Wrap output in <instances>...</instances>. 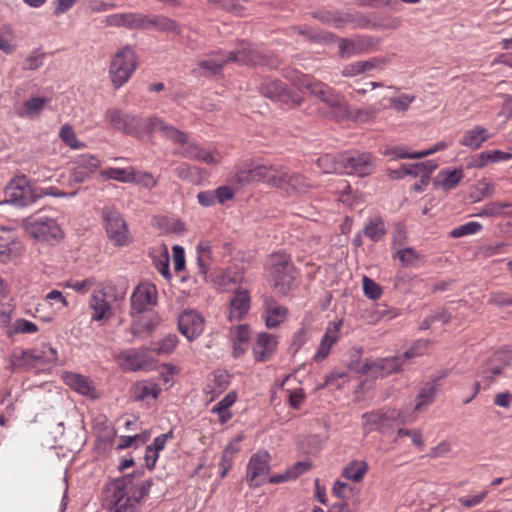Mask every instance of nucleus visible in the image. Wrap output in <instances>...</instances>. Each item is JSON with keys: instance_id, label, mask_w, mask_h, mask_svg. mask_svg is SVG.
<instances>
[{"instance_id": "obj_27", "label": "nucleus", "mask_w": 512, "mask_h": 512, "mask_svg": "<svg viewBox=\"0 0 512 512\" xmlns=\"http://www.w3.org/2000/svg\"><path fill=\"white\" fill-rule=\"evenodd\" d=\"M262 182L270 188L284 190L288 169L279 165L263 166Z\"/></svg>"}, {"instance_id": "obj_49", "label": "nucleus", "mask_w": 512, "mask_h": 512, "mask_svg": "<svg viewBox=\"0 0 512 512\" xmlns=\"http://www.w3.org/2000/svg\"><path fill=\"white\" fill-rule=\"evenodd\" d=\"M481 229L482 225L479 222L471 221L452 229L450 236L452 238H461L463 236L478 233Z\"/></svg>"}, {"instance_id": "obj_48", "label": "nucleus", "mask_w": 512, "mask_h": 512, "mask_svg": "<svg viewBox=\"0 0 512 512\" xmlns=\"http://www.w3.org/2000/svg\"><path fill=\"white\" fill-rule=\"evenodd\" d=\"M75 164H77L81 169L86 170L88 174L91 175L100 167L101 162L94 155L82 154L76 158Z\"/></svg>"}, {"instance_id": "obj_43", "label": "nucleus", "mask_w": 512, "mask_h": 512, "mask_svg": "<svg viewBox=\"0 0 512 512\" xmlns=\"http://www.w3.org/2000/svg\"><path fill=\"white\" fill-rule=\"evenodd\" d=\"M60 139L71 149H81L86 146L85 143L80 142L70 124H64L59 131Z\"/></svg>"}, {"instance_id": "obj_16", "label": "nucleus", "mask_w": 512, "mask_h": 512, "mask_svg": "<svg viewBox=\"0 0 512 512\" xmlns=\"http://www.w3.org/2000/svg\"><path fill=\"white\" fill-rule=\"evenodd\" d=\"M379 41L372 36H358L357 38H339L338 49L340 58L361 55L376 50Z\"/></svg>"}, {"instance_id": "obj_34", "label": "nucleus", "mask_w": 512, "mask_h": 512, "mask_svg": "<svg viewBox=\"0 0 512 512\" xmlns=\"http://www.w3.org/2000/svg\"><path fill=\"white\" fill-rule=\"evenodd\" d=\"M488 138L489 134L485 128L475 126L464 133L460 140V144L471 149H478Z\"/></svg>"}, {"instance_id": "obj_21", "label": "nucleus", "mask_w": 512, "mask_h": 512, "mask_svg": "<svg viewBox=\"0 0 512 512\" xmlns=\"http://www.w3.org/2000/svg\"><path fill=\"white\" fill-rule=\"evenodd\" d=\"M111 492L109 504L112 509L122 510L124 512H135L136 507L131 503V497L124 488L123 483L115 479L108 487Z\"/></svg>"}, {"instance_id": "obj_12", "label": "nucleus", "mask_w": 512, "mask_h": 512, "mask_svg": "<svg viewBox=\"0 0 512 512\" xmlns=\"http://www.w3.org/2000/svg\"><path fill=\"white\" fill-rule=\"evenodd\" d=\"M340 164H342V171L364 177L373 172L375 158L365 152H346L340 154Z\"/></svg>"}, {"instance_id": "obj_20", "label": "nucleus", "mask_w": 512, "mask_h": 512, "mask_svg": "<svg viewBox=\"0 0 512 512\" xmlns=\"http://www.w3.org/2000/svg\"><path fill=\"white\" fill-rule=\"evenodd\" d=\"M278 346V339L275 335L260 332L257 334L255 344L253 346L254 358L258 362H266L271 359Z\"/></svg>"}, {"instance_id": "obj_53", "label": "nucleus", "mask_w": 512, "mask_h": 512, "mask_svg": "<svg viewBox=\"0 0 512 512\" xmlns=\"http://www.w3.org/2000/svg\"><path fill=\"white\" fill-rule=\"evenodd\" d=\"M214 3L219 7L220 9L233 13L236 16H244L245 14V7L236 0H214Z\"/></svg>"}, {"instance_id": "obj_10", "label": "nucleus", "mask_w": 512, "mask_h": 512, "mask_svg": "<svg viewBox=\"0 0 512 512\" xmlns=\"http://www.w3.org/2000/svg\"><path fill=\"white\" fill-rule=\"evenodd\" d=\"M261 95L272 101L281 102L293 107L300 106L304 98L297 92L292 91L279 79L266 78L259 87Z\"/></svg>"}, {"instance_id": "obj_3", "label": "nucleus", "mask_w": 512, "mask_h": 512, "mask_svg": "<svg viewBox=\"0 0 512 512\" xmlns=\"http://www.w3.org/2000/svg\"><path fill=\"white\" fill-rule=\"evenodd\" d=\"M269 276L273 287L286 295L295 287L297 271L289 255L276 253L270 256Z\"/></svg>"}, {"instance_id": "obj_57", "label": "nucleus", "mask_w": 512, "mask_h": 512, "mask_svg": "<svg viewBox=\"0 0 512 512\" xmlns=\"http://www.w3.org/2000/svg\"><path fill=\"white\" fill-rule=\"evenodd\" d=\"M430 344L429 340H417L402 356L405 360L421 356L428 350Z\"/></svg>"}, {"instance_id": "obj_7", "label": "nucleus", "mask_w": 512, "mask_h": 512, "mask_svg": "<svg viewBox=\"0 0 512 512\" xmlns=\"http://www.w3.org/2000/svg\"><path fill=\"white\" fill-rule=\"evenodd\" d=\"M109 123L124 134L143 140L147 137L148 118L123 114L118 109H109L105 114Z\"/></svg>"}, {"instance_id": "obj_30", "label": "nucleus", "mask_w": 512, "mask_h": 512, "mask_svg": "<svg viewBox=\"0 0 512 512\" xmlns=\"http://www.w3.org/2000/svg\"><path fill=\"white\" fill-rule=\"evenodd\" d=\"M182 156L189 160H197L212 166L218 164V160L213 156V154L210 151L195 143H189L183 149Z\"/></svg>"}, {"instance_id": "obj_55", "label": "nucleus", "mask_w": 512, "mask_h": 512, "mask_svg": "<svg viewBox=\"0 0 512 512\" xmlns=\"http://www.w3.org/2000/svg\"><path fill=\"white\" fill-rule=\"evenodd\" d=\"M363 291L366 297L371 300H377L382 295V288L371 278L363 277Z\"/></svg>"}, {"instance_id": "obj_2", "label": "nucleus", "mask_w": 512, "mask_h": 512, "mask_svg": "<svg viewBox=\"0 0 512 512\" xmlns=\"http://www.w3.org/2000/svg\"><path fill=\"white\" fill-rule=\"evenodd\" d=\"M25 231L34 239L41 242L59 243L64 233L56 219L46 214V209H40L23 220Z\"/></svg>"}, {"instance_id": "obj_36", "label": "nucleus", "mask_w": 512, "mask_h": 512, "mask_svg": "<svg viewBox=\"0 0 512 512\" xmlns=\"http://www.w3.org/2000/svg\"><path fill=\"white\" fill-rule=\"evenodd\" d=\"M362 233L373 242L382 240L387 233L383 218L381 216L370 218Z\"/></svg>"}, {"instance_id": "obj_64", "label": "nucleus", "mask_w": 512, "mask_h": 512, "mask_svg": "<svg viewBox=\"0 0 512 512\" xmlns=\"http://www.w3.org/2000/svg\"><path fill=\"white\" fill-rule=\"evenodd\" d=\"M236 400H237L236 392L231 391L212 408L211 412L212 413L227 412L228 409L236 402Z\"/></svg>"}, {"instance_id": "obj_8", "label": "nucleus", "mask_w": 512, "mask_h": 512, "mask_svg": "<svg viewBox=\"0 0 512 512\" xmlns=\"http://www.w3.org/2000/svg\"><path fill=\"white\" fill-rule=\"evenodd\" d=\"M361 350L355 351V356L360 358ZM405 359L403 356H393L389 358H381L376 361L367 360L364 364H360L359 360H351L348 368L361 374H367L373 371L377 377H385L392 373L399 372Z\"/></svg>"}, {"instance_id": "obj_47", "label": "nucleus", "mask_w": 512, "mask_h": 512, "mask_svg": "<svg viewBox=\"0 0 512 512\" xmlns=\"http://www.w3.org/2000/svg\"><path fill=\"white\" fill-rule=\"evenodd\" d=\"M39 330L38 326L24 318H18L14 321L11 330L8 331V336L13 334H32Z\"/></svg>"}, {"instance_id": "obj_22", "label": "nucleus", "mask_w": 512, "mask_h": 512, "mask_svg": "<svg viewBox=\"0 0 512 512\" xmlns=\"http://www.w3.org/2000/svg\"><path fill=\"white\" fill-rule=\"evenodd\" d=\"M251 298L248 290L238 288L234 291V295L229 302V320L240 321L248 313L250 309Z\"/></svg>"}, {"instance_id": "obj_15", "label": "nucleus", "mask_w": 512, "mask_h": 512, "mask_svg": "<svg viewBox=\"0 0 512 512\" xmlns=\"http://www.w3.org/2000/svg\"><path fill=\"white\" fill-rule=\"evenodd\" d=\"M270 455L268 452L253 454L248 462L246 480L250 488L261 486L270 472Z\"/></svg>"}, {"instance_id": "obj_39", "label": "nucleus", "mask_w": 512, "mask_h": 512, "mask_svg": "<svg viewBox=\"0 0 512 512\" xmlns=\"http://www.w3.org/2000/svg\"><path fill=\"white\" fill-rule=\"evenodd\" d=\"M199 273L205 276L211 264L212 250L208 242H201L196 247Z\"/></svg>"}, {"instance_id": "obj_9", "label": "nucleus", "mask_w": 512, "mask_h": 512, "mask_svg": "<svg viewBox=\"0 0 512 512\" xmlns=\"http://www.w3.org/2000/svg\"><path fill=\"white\" fill-rule=\"evenodd\" d=\"M101 216L107 236L115 246H125L131 242L127 223L117 209L105 206Z\"/></svg>"}, {"instance_id": "obj_1", "label": "nucleus", "mask_w": 512, "mask_h": 512, "mask_svg": "<svg viewBox=\"0 0 512 512\" xmlns=\"http://www.w3.org/2000/svg\"><path fill=\"white\" fill-rule=\"evenodd\" d=\"M282 75L299 90H308L311 95L328 106L332 108H342L344 106L343 96L337 93L332 87L314 79L312 76L292 68H284Z\"/></svg>"}, {"instance_id": "obj_45", "label": "nucleus", "mask_w": 512, "mask_h": 512, "mask_svg": "<svg viewBox=\"0 0 512 512\" xmlns=\"http://www.w3.org/2000/svg\"><path fill=\"white\" fill-rule=\"evenodd\" d=\"M160 393V388L156 384H137L133 387V396L135 400L142 401L149 396L156 399Z\"/></svg>"}, {"instance_id": "obj_17", "label": "nucleus", "mask_w": 512, "mask_h": 512, "mask_svg": "<svg viewBox=\"0 0 512 512\" xmlns=\"http://www.w3.org/2000/svg\"><path fill=\"white\" fill-rule=\"evenodd\" d=\"M178 329L182 335L192 341L203 332L204 319L194 310H185L178 317Z\"/></svg>"}, {"instance_id": "obj_42", "label": "nucleus", "mask_w": 512, "mask_h": 512, "mask_svg": "<svg viewBox=\"0 0 512 512\" xmlns=\"http://www.w3.org/2000/svg\"><path fill=\"white\" fill-rule=\"evenodd\" d=\"M317 165L324 173H341L342 164H340V155L338 157L331 154H325L318 158Z\"/></svg>"}, {"instance_id": "obj_46", "label": "nucleus", "mask_w": 512, "mask_h": 512, "mask_svg": "<svg viewBox=\"0 0 512 512\" xmlns=\"http://www.w3.org/2000/svg\"><path fill=\"white\" fill-rule=\"evenodd\" d=\"M131 174H132V169L130 171H128L127 169H123V168H112L111 167V168L100 171V176L103 177L104 179H113V180L124 182V183L131 182V179H133Z\"/></svg>"}, {"instance_id": "obj_6", "label": "nucleus", "mask_w": 512, "mask_h": 512, "mask_svg": "<svg viewBox=\"0 0 512 512\" xmlns=\"http://www.w3.org/2000/svg\"><path fill=\"white\" fill-rule=\"evenodd\" d=\"M362 420L365 433L376 431L386 434L396 425L405 423L402 411L395 408H381L366 412L362 415Z\"/></svg>"}, {"instance_id": "obj_56", "label": "nucleus", "mask_w": 512, "mask_h": 512, "mask_svg": "<svg viewBox=\"0 0 512 512\" xmlns=\"http://www.w3.org/2000/svg\"><path fill=\"white\" fill-rule=\"evenodd\" d=\"M131 176L133 177V179H131V182L141 184L147 189H152L157 186V180L149 172H135L132 169Z\"/></svg>"}, {"instance_id": "obj_32", "label": "nucleus", "mask_w": 512, "mask_h": 512, "mask_svg": "<svg viewBox=\"0 0 512 512\" xmlns=\"http://www.w3.org/2000/svg\"><path fill=\"white\" fill-rule=\"evenodd\" d=\"M63 380L66 385L85 396L89 395L93 389L92 382L88 377L74 372H65Z\"/></svg>"}, {"instance_id": "obj_50", "label": "nucleus", "mask_w": 512, "mask_h": 512, "mask_svg": "<svg viewBox=\"0 0 512 512\" xmlns=\"http://www.w3.org/2000/svg\"><path fill=\"white\" fill-rule=\"evenodd\" d=\"M508 202H492L486 204L478 213L479 217H496L502 214L504 208L511 207Z\"/></svg>"}, {"instance_id": "obj_61", "label": "nucleus", "mask_w": 512, "mask_h": 512, "mask_svg": "<svg viewBox=\"0 0 512 512\" xmlns=\"http://www.w3.org/2000/svg\"><path fill=\"white\" fill-rule=\"evenodd\" d=\"M168 125V123H166L162 118L156 115L148 117L147 137L151 138L153 132L156 131L164 134Z\"/></svg>"}, {"instance_id": "obj_26", "label": "nucleus", "mask_w": 512, "mask_h": 512, "mask_svg": "<svg viewBox=\"0 0 512 512\" xmlns=\"http://www.w3.org/2000/svg\"><path fill=\"white\" fill-rule=\"evenodd\" d=\"M341 326L342 321L340 320L330 323L329 326L326 328V331L318 346L317 352L313 358L315 362H321L329 355L332 346L339 339V330Z\"/></svg>"}, {"instance_id": "obj_41", "label": "nucleus", "mask_w": 512, "mask_h": 512, "mask_svg": "<svg viewBox=\"0 0 512 512\" xmlns=\"http://www.w3.org/2000/svg\"><path fill=\"white\" fill-rule=\"evenodd\" d=\"M44 97H32L23 104V112L19 113L21 117H33L38 115L48 103Z\"/></svg>"}, {"instance_id": "obj_38", "label": "nucleus", "mask_w": 512, "mask_h": 512, "mask_svg": "<svg viewBox=\"0 0 512 512\" xmlns=\"http://www.w3.org/2000/svg\"><path fill=\"white\" fill-rule=\"evenodd\" d=\"M487 364L488 366L482 371V375L488 380V384H491L494 381V376L502 374L504 368L508 365V361L504 359L502 353L497 352Z\"/></svg>"}, {"instance_id": "obj_62", "label": "nucleus", "mask_w": 512, "mask_h": 512, "mask_svg": "<svg viewBox=\"0 0 512 512\" xmlns=\"http://www.w3.org/2000/svg\"><path fill=\"white\" fill-rule=\"evenodd\" d=\"M163 136L173 141L174 143H178L181 145H185L187 143L186 133L170 124L166 128Z\"/></svg>"}, {"instance_id": "obj_29", "label": "nucleus", "mask_w": 512, "mask_h": 512, "mask_svg": "<svg viewBox=\"0 0 512 512\" xmlns=\"http://www.w3.org/2000/svg\"><path fill=\"white\" fill-rule=\"evenodd\" d=\"M118 361L121 367L127 371L143 370L148 365L144 354L134 348L122 351L118 356Z\"/></svg>"}, {"instance_id": "obj_25", "label": "nucleus", "mask_w": 512, "mask_h": 512, "mask_svg": "<svg viewBox=\"0 0 512 512\" xmlns=\"http://www.w3.org/2000/svg\"><path fill=\"white\" fill-rule=\"evenodd\" d=\"M131 317V332L135 337H140L143 334L152 333L155 327L160 323V317L152 310L146 313L131 315Z\"/></svg>"}, {"instance_id": "obj_24", "label": "nucleus", "mask_w": 512, "mask_h": 512, "mask_svg": "<svg viewBox=\"0 0 512 512\" xmlns=\"http://www.w3.org/2000/svg\"><path fill=\"white\" fill-rule=\"evenodd\" d=\"M141 14L138 12L115 13L106 16L103 23L108 27L141 30Z\"/></svg>"}, {"instance_id": "obj_35", "label": "nucleus", "mask_w": 512, "mask_h": 512, "mask_svg": "<svg viewBox=\"0 0 512 512\" xmlns=\"http://www.w3.org/2000/svg\"><path fill=\"white\" fill-rule=\"evenodd\" d=\"M229 378V374L223 370H217L212 374V379L206 387V392L212 394L211 400L228 388L230 383Z\"/></svg>"}, {"instance_id": "obj_59", "label": "nucleus", "mask_w": 512, "mask_h": 512, "mask_svg": "<svg viewBox=\"0 0 512 512\" xmlns=\"http://www.w3.org/2000/svg\"><path fill=\"white\" fill-rule=\"evenodd\" d=\"M178 343V337L175 334L167 335L154 349L157 354H171Z\"/></svg>"}, {"instance_id": "obj_52", "label": "nucleus", "mask_w": 512, "mask_h": 512, "mask_svg": "<svg viewBox=\"0 0 512 512\" xmlns=\"http://www.w3.org/2000/svg\"><path fill=\"white\" fill-rule=\"evenodd\" d=\"M395 256L405 266H414L420 260V255L412 247L398 250Z\"/></svg>"}, {"instance_id": "obj_60", "label": "nucleus", "mask_w": 512, "mask_h": 512, "mask_svg": "<svg viewBox=\"0 0 512 512\" xmlns=\"http://www.w3.org/2000/svg\"><path fill=\"white\" fill-rule=\"evenodd\" d=\"M488 303L497 307L512 306V295L503 291L491 292Z\"/></svg>"}, {"instance_id": "obj_37", "label": "nucleus", "mask_w": 512, "mask_h": 512, "mask_svg": "<svg viewBox=\"0 0 512 512\" xmlns=\"http://www.w3.org/2000/svg\"><path fill=\"white\" fill-rule=\"evenodd\" d=\"M464 172L462 169H446L439 172L436 183L444 190H451L455 188L463 179Z\"/></svg>"}, {"instance_id": "obj_23", "label": "nucleus", "mask_w": 512, "mask_h": 512, "mask_svg": "<svg viewBox=\"0 0 512 512\" xmlns=\"http://www.w3.org/2000/svg\"><path fill=\"white\" fill-rule=\"evenodd\" d=\"M263 311L265 325L267 328H276L283 322L288 314L286 307L279 305L272 296H265L263 299Z\"/></svg>"}, {"instance_id": "obj_13", "label": "nucleus", "mask_w": 512, "mask_h": 512, "mask_svg": "<svg viewBox=\"0 0 512 512\" xmlns=\"http://www.w3.org/2000/svg\"><path fill=\"white\" fill-rule=\"evenodd\" d=\"M401 21L398 18L392 19L389 23L384 25H377L375 23H372L370 19L364 15L362 12L359 11H348V12H341L337 11L336 15V24L335 28L337 29H343L347 26H351L352 28H385V29H396L400 26Z\"/></svg>"}, {"instance_id": "obj_58", "label": "nucleus", "mask_w": 512, "mask_h": 512, "mask_svg": "<svg viewBox=\"0 0 512 512\" xmlns=\"http://www.w3.org/2000/svg\"><path fill=\"white\" fill-rule=\"evenodd\" d=\"M389 62V57H372L368 60L360 61L363 73L374 69L383 70Z\"/></svg>"}, {"instance_id": "obj_40", "label": "nucleus", "mask_w": 512, "mask_h": 512, "mask_svg": "<svg viewBox=\"0 0 512 512\" xmlns=\"http://www.w3.org/2000/svg\"><path fill=\"white\" fill-rule=\"evenodd\" d=\"M368 471V464L365 461L353 460L344 469L343 476L354 482H360L366 472Z\"/></svg>"}, {"instance_id": "obj_33", "label": "nucleus", "mask_w": 512, "mask_h": 512, "mask_svg": "<svg viewBox=\"0 0 512 512\" xmlns=\"http://www.w3.org/2000/svg\"><path fill=\"white\" fill-rule=\"evenodd\" d=\"M36 349H20L11 355V365L15 369H31L37 364Z\"/></svg>"}, {"instance_id": "obj_31", "label": "nucleus", "mask_w": 512, "mask_h": 512, "mask_svg": "<svg viewBox=\"0 0 512 512\" xmlns=\"http://www.w3.org/2000/svg\"><path fill=\"white\" fill-rule=\"evenodd\" d=\"M229 62L231 60H228V53L216 51L210 54V58L199 61L198 66L211 75H217L222 72L224 65Z\"/></svg>"}, {"instance_id": "obj_4", "label": "nucleus", "mask_w": 512, "mask_h": 512, "mask_svg": "<svg viewBox=\"0 0 512 512\" xmlns=\"http://www.w3.org/2000/svg\"><path fill=\"white\" fill-rule=\"evenodd\" d=\"M228 60L241 65L263 66L269 69H277L281 64L274 53L261 51L255 45L245 41H242L235 50L228 52Z\"/></svg>"}, {"instance_id": "obj_11", "label": "nucleus", "mask_w": 512, "mask_h": 512, "mask_svg": "<svg viewBox=\"0 0 512 512\" xmlns=\"http://www.w3.org/2000/svg\"><path fill=\"white\" fill-rule=\"evenodd\" d=\"M6 202L17 207H27L35 203L41 194H37L29 185L25 176L17 177L10 181L5 189Z\"/></svg>"}, {"instance_id": "obj_28", "label": "nucleus", "mask_w": 512, "mask_h": 512, "mask_svg": "<svg viewBox=\"0 0 512 512\" xmlns=\"http://www.w3.org/2000/svg\"><path fill=\"white\" fill-rule=\"evenodd\" d=\"M315 185L304 175L292 172L288 169L285 181V191L288 195L304 194L314 188Z\"/></svg>"}, {"instance_id": "obj_19", "label": "nucleus", "mask_w": 512, "mask_h": 512, "mask_svg": "<svg viewBox=\"0 0 512 512\" xmlns=\"http://www.w3.org/2000/svg\"><path fill=\"white\" fill-rule=\"evenodd\" d=\"M264 164L254 165L252 161H244L235 166V175L233 181L239 187L250 185L254 182H260L262 180V174Z\"/></svg>"}, {"instance_id": "obj_5", "label": "nucleus", "mask_w": 512, "mask_h": 512, "mask_svg": "<svg viewBox=\"0 0 512 512\" xmlns=\"http://www.w3.org/2000/svg\"><path fill=\"white\" fill-rule=\"evenodd\" d=\"M137 69V57L130 45L120 48L109 66V77L114 89L122 87Z\"/></svg>"}, {"instance_id": "obj_54", "label": "nucleus", "mask_w": 512, "mask_h": 512, "mask_svg": "<svg viewBox=\"0 0 512 512\" xmlns=\"http://www.w3.org/2000/svg\"><path fill=\"white\" fill-rule=\"evenodd\" d=\"M152 485V479H147L138 484L130 495L131 503L134 504V506L138 505L141 500L148 495Z\"/></svg>"}, {"instance_id": "obj_18", "label": "nucleus", "mask_w": 512, "mask_h": 512, "mask_svg": "<svg viewBox=\"0 0 512 512\" xmlns=\"http://www.w3.org/2000/svg\"><path fill=\"white\" fill-rule=\"evenodd\" d=\"M141 30L155 29L158 32L180 35L182 26L174 19L165 15L141 14Z\"/></svg>"}, {"instance_id": "obj_63", "label": "nucleus", "mask_w": 512, "mask_h": 512, "mask_svg": "<svg viewBox=\"0 0 512 512\" xmlns=\"http://www.w3.org/2000/svg\"><path fill=\"white\" fill-rule=\"evenodd\" d=\"M94 304H92V308L94 310V314L92 319L95 321H100L104 318L105 314L110 310L109 303L102 298L94 297Z\"/></svg>"}, {"instance_id": "obj_14", "label": "nucleus", "mask_w": 512, "mask_h": 512, "mask_svg": "<svg viewBox=\"0 0 512 512\" xmlns=\"http://www.w3.org/2000/svg\"><path fill=\"white\" fill-rule=\"evenodd\" d=\"M130 315L146 313L157 304V289L152 283H140L134 289L130 299Z\"/></svg>"}, {"instance_id": "obj_51", "label": "nucleus", "mask_w": 512, "mask_h": 512, "mask_svg": "<svg viewBox=\"0 0 512 512\" xmlns=\"http://www.w3.org/2000/svg\"><path fill=\"white\" fill-rule=\"evenodd\" d=\"M37 363L52 364L57 360V351L50 344H43L40 350L36 349Z\"/></svg>"}, {"instance_id": "obj_44", "label": "nucleus", "mask_w": 512, "mask_h": 512, "mask_svg": "<svg viewBox=\"0 0 512 512\" xmlns=\"http://www.w3.org/2000/svg\"><path fill=\"white\" fill-rule=\"evenodd\" d=\"M436 395V387L427 383L419 392L416 398L415 410L420 411L424 406L433 403Z\"/></svg>"}]
</instances>
